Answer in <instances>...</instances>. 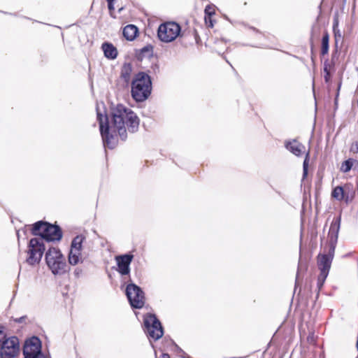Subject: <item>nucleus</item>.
Segmentation results:
<instances>
[{"label": "nucleus", "instance_id": "obj_1", "mask_svg": "<svg viewBox=\"0 0 358 358\" xmlns=\"http://www.w3.org/2000/svg\"><path fill=\"white\" fill-rule=\"evenodd\" d=\"M111 125L107 116L97 112L100 132L105 146L113 149L115 145L114 134L118 133L122 140L127 138V129L131 133L136 132L139 127V119L130 108L118 104L111 109Z\"/></svg>", "mask_w": 358, "mask_h": 358}, {"label": "nucleus", "instance_id": "obj_2", "mask_svg": "<svg viewBox=\"0 0 358 358\" xmlns=\"http://www.w3.org/2000/svg\"><path fill=\"white\" fill-rule=\"evenodd\" d=\"M152 83L150 76L144 72L137 73L131 83V96L137 102L147 99L151 92Z\"/></svg>", "mask_w": 358, "mask_h": 358}, {"label": "nucleus", "instance_id": "obj_3", "mask_svg": "<svg viewBox=\"0 0 358 358\" xmlns=\"http://www.w3.org/2000/svg\"><path fill=\"white\" fill-rule=\"evenodd\" d=\"M48 268L55 275H62L69 271L66 258L58 248H50L45 253Z\"/></svg>", "mask_w": 358, "mask_h": 358}, {"label": "nucleus", "instance_id": "obj_4", "mask_svg": "<svg viewBox=\"0 0 358 358\" xmlns=\"http://www.w3.org/2000/svg\"><path fill=\"white\" fill-rule=\"evenodd\" d=\"M32 234L40 236L41 242L45 239L48 241H59L62 237V233L58 226L39 221L36 222L32 229Z\"/></svg>", "mask_w": 358, "mask_h": 358}, {"label": "nucleus", "instance_id": "obj_5", "mask_svg": "<svg viewBox=\"0 0 358 358\" xmlns=\"http://www.w3.org/2000/svg\"><path fill=\"white\" fill-rule=\"evenodd\" d=\"M180 27L174 22H168L162 24L157 31L159 39L164 43L173 41L180 33Z\"/></svg>", "mask_w": 358, "mask_h": 358}, {"label": "nucleus", "instance_id": "obj_6", "mask_svg": "<svg viewBox=\"0 0 358 358\" xmlns=\"http://www.w3.org/2000/svg\"><path fill=\"white\" fill-rule=\"evenodd\" d=\"M44 250L45 247L41 238H31L28 246L27 262L30 265L38 264L43 257Z\"/></svg>", "mask_w": 358, "mask_h": 358}, {"label": "nucleus", "instance_id": "obj_7", "mask_svg": "<svg viewBox=\"0 0 358 358\" xmlns=\"http://www.w3.org/2000/svg\"><path fill=\"white\" fill-rule=\"evenodd\" d=\"M144 326L147 335L154 340L162 337L164 331L162 324L155 315L148 314L144 317Z\"/></svg>", "mask_w": 358, "mask_h": 358}, {"label": "nucleus", "instance_id": "obj_8", "mask_svg": "<svg viewBox=\"0 0 358 358\" xmlns=\"http://www.w3.org/2000/svg\"><path fill=\"white\" fill-rule=\"evenodd\" d=\"M332 259L333 255L331 254H320L317 257V266L320 271V273L317 278V283L319 290L322 287L326 278L328 276Z\"/></svg>", "mask_w": 358, "mask_h": 358}, {"label": "nucleus", "instance_id": "obj_9", "mask_svg": "<svg viewBox=\"0 0 358 358\" xmlns=\"http://www.w3.org/2000/svg\"><path fill=\"white\" fill-rule=\"evenodd\" d=\"M126 295L133 308H141L144 306V293L134 283L129 284L126 288Z\"/></svg>", "mask_w": 358, "mask_h": 358}, {"label": "nucleus", "instance_id": "obj_10", "mask_svg": "<svg viewBox=\"0 0 358 358\" xmlns=\"http://www.w3.org/2000/svg\"><path fill=\"white\" fill-rule=\"evenodd\" d=\"M23 355L25 358H45L41 352V342L36 336L26 341L23 347Z\"/></svg>", "mask_w": 358, "mask_h": 358}, {"label": "nucleus", "instance_id": "obj_11", "mask_svg": "<svg viewBox=\"0 0 358 358\" xmlns=\"http://www.w3.org/2000/svg\"><path fill=\"white\" fill-rule=\"evenodd\" d=\"M20 352V342L16 336L7 338L0 348L1 358H15Z\"/></svg>", "mask_w": 358, "mask_h": 358}, {"label": "nucleus", "instance_id": "obj_12", "mask_svg": "<svg viewBox=\"0 0 358 358\" xmlns=\"http://www.w3.org/2000/svg\"><path fill=\"white\" fill-rule=\"evenodd\" d=\"M134 258V256L130 254L117 256L115 257L117 264L118 266V272L122 275H127L130 272V264Z\"/></svg>", "mask_w": 358, "mask_h": 358}, {"label": "nucleus", "instance_id": "obj_13", "mask_svg": "<svg viewBox=\"0 0 358 358\" xmlns=\"http://www.w3.org/2000/svg\"><path fill=\"white\" fill-rule=\"evenodd\" d=\"M341 226V217L334 218L331 224L328 238L331 245L336 244L338 240Z\"/></svg>", "mask_w": 358, "mask_h": 358}, {"label": "nucleus", "instance_id": "obj_14", "mask_svg": "<svg viewBox=\"0 0 358 358\" xmlns=\"http://www.w3.org/2000/svg\"><path fill=\"white\" fill-rule=\"evenodd\" d=\"M285 148L298 157L305 152V146L296 140L285 142Z\"/></svg>", "mask_w": 358, "mask_h": 358}, {"label": "nucleus", "instance_id": "obj_15", "mask_svg": "<svg viewBox=\"0 0 358 358\" xmlns=\"http://www.w3.org/2000/svg\"><path fill=\"white\" fill-rule=\"evenodd\" d=\"M104 55L108 59H115L117 55V49L110 43H105L102 45Z\"/></svg>", "mask_w": 358, "mask_h": 358}, {"label": "nucleus", "instance_id": "obj_16", "mask_svg": "<svg viewBox=\"0 0 358 358\" xmlns=\"http://www.w3.org/2000/svg\"><path fill=\"white\" fill-rule=\"evenodd\" d=\"M138 33L137 27L134 24H128L123 29V36L128 41H133Z\"/></svg>", "mask_w": 358, "mask_h": 358}, {"label": "nucleus", "instance_id": "obj_17", "mask_svg": "<svg viewBox=\"0 0 358 358\" xmlns=\"http://www.w3.org/2000/svg\"><path fill=\"white\" fill-rule=\"evenodd\" d=\"M132 73V66L131 64H124L121 69V78L128 83L130 81Z\"/></svg>", "mask_w": 358, "mask_h": 358}, {"label": "nucleus", "instance_id": "obj_18", "mask_svg": "<svg viewBox=\"0 0 358 358\" xmlns=\"http://www.w3.org/2000/svg\"><path fill=\"white\" fill-rule=\"evenodd\" d=\"M68 259L71 265L75 266L78 264L81 259V252L75 250H70Z\"/></svg>", "mask_w": 358, "mask_h": 358}, {"label": "nucleus", "instance_id": "obj_19", "mask_svg": "<svg viewBox=\"0 0 358 358\" xmlns=\"http://www.w3.org/2000/svg\"><path fill=\"white\" fill-rule=\"evenodd\" d=\"M85 238L82 236H77L73 238L71 245V250L81 252L82 244Z\"/></svg>", "mask_w": 358, "mask_h": 358}, {"label": "nucleus", "instance_id": "obj_20", "mask_svg": "<svg viewBox=\"0 0 358 358\" xmlns=\"http://www.w3.org/2000/svg\"><path fill=\"white\" fill-rule=\"evenodd\" d=\"M329 36L327 33H325L322 39V47H321V54L324 55L329 52Z\"/></svg>", "mask_w": 358, "mask_h": 358}, {"label": "nucleus", "instance_id": "obj_21", "mask_svg": "<svg viewBox=\"0 0 358 358\" xmlns=\"http://www.w3.org/2000/svg\"><path fill=\"white\" fill-rule=\"evenodd\" d=\"M331 196L338 201L343 200L344 198V190L343 187L341 186L335 187L332 191Z\"/></svg>", "mask_w": 358, "mask_h": 358}, {"label": "nucleus", "instance_id": "obj_22", "mask_svg": "<svg viewBox=\"0 0 358 358\" xmlns=\"http://www.w3.org/2000/svg\"><path fill=\"white\" fill-rule=\"evenodd\" d=\"M308 161H309V152H308L306 155L305 159L303 164V178H306L308 174Z\"/></svg>", "mask_w": 358, "mask_h": 358}, {"label": "nucleus", "instance_id": "obj_23", "mask_svg": "<svg viewBox=\"0 0 358 358\" xmlns=\"http://www.w3.org/2000/svg\"><path fill=\"white\" fill-rule=\"evenodd\" d=\"M352 166V162H351V159L345 160L341 166V170L344 173H347L350 171Z\"/></svg>", "mask_w": 358, "mask_h": 358}, {"label": "nucleus", "instance_id": "obj_24", "mask_svg": "<svg viewBox=\"0 0 358 358\" xmlns=\"http://www.w3.org/2000/svg\"><path fill=\"white\" fill-rule=\"evenodd\" d=\"M108 1V10L110 12V15L112 17L115 18V16L113 15V12H114L113 1Z\"/></svg>", "mask_w": 358, "mask_h": 358}, {"label": "nucleus", "instance_id": "obj_25", "mask_svg": "<svg viewBox=\"0 0 358 358\" xmlns=\"http://www.w3.org/2000/svg\"><path fill=\"white\" fill-rule=\"evenodd\" d=\"M337 27H338V22L335 21L334 23L333 29H334V32L336 38H337L338 37H340V38L341 37V34L340 33V31L338 29H337Z\"/></svg>", "mask_w": 358, "mask_h": 358}, {"label": "nucleus", "instance_id": "obj_26", "mask_svg": "<svg viewBox=\"0 0 358 358\" xmlns=\"http://www.w3.org/2000/svg\"><path fill=\"white\" fill-rule=\"evenodd\" d=\"M350 151L353 153H358V141L351 145Z\"/></svg>", "mask_w": 358, "mask_h": 358}, {"label": "nucleus", "instance_id": "obj_27", "mask_svg": "<svg viewBox=\"0 0 358 358\" xmlns=\"http://www.w3.org/2000/svg\"><path fill=\"white\" fill-rule=\"evenodd\" d=\"M324 71L325 73V75L324 76V80L326 83H328L330 79V73L327 66H324Z\"/></svg>", "mask_w": 358, "mask_h": 358}, {"label": "nucleus", "instance_id": "obj_28", "mask_svg": "<svg viewBox=\"0 0 358 358\" xmlns=\"http://www.w3.org/2000/svg\"><path fill=\"white\" fill-rule=\"evenodd\" d=\"M7 338L6 337V335L5 334L3 333V330H2V327H0V348L1 347V345L4 343V341Z\"/></svg>", "mask_w": 358, "mask_h": 358}, {"label": "nucleus", "instance_id": "obj_29", "mask_svg": "<svg viewBox=\"0 0 358 358\" xmlns=\"http://www.w3.org/2000/svg\"><path fill=\"white\" fill-rule=\"evenodd\" d=\"M210 9L211 8L210 6H206L205 8V13L206 15H208L209 17L214 14V11L210 10Z\"/></svg>", "mask_w": 358, "mask_h": 358}, {"label": "nucleus", "instance_id": "obj_30", "mask_svg": "<svg viewBox=\"0 0 358 358\" xmlns=\"http://www.w3.org/2000/svg\"><path fill=\"white\" fill-rule=\"evenodd\" d=\"M82 273V270L81 269H76L75 271H74V274L77 276V277H79L80 274Z\"/></svg>", "mask_w": 358, "mask_h": 358}, {"label": "nucleus", "instance_id": "obj_31", "mask_svg": "<svg viewBox=\"0 0 358 358\" xmlns=\"http://www.w3.org/2000/svg\"><path fill=\"white\" fill-rule=\"evenodd\" d=\"M299 271L297 272V274H296V282H297L298 281V278H299Z\"/></svg>", "mask_w": 358, "mask_h": 358}, {"label": "nucleus", "instance_id": "obj_32", "mask_svg": "<svg viewBox=\"0 0 358 358\" xmlns=\"http://www.w3.org/2000/svg\"><path fill=\"white\" fill-rule=\"evenodd\" d=\"M22 320H23V317H20V318L18 320V322H21Z\"/></svg>", "mask_w": 358, "mask_h": 358}, {"label": "nucleus", "instance_id": "obj_33", "mask_svg": "<svg viewBox=\"0 0 358 358\" xmlns=\"http://www.w3.org/2000/svg\"><path fill=\"white\" fill-rule=\"evenodd\" d=\"M210 27H213V23H212V22L210 21Z\"/></svg>", "mask_w": 358, "mask_h": 358}, {"label": "nucleus", "instance_id": "obj_34", "mask_svg": "<svg viewBox=\"0 0 358 358\" xmlns=\"http://www.w3.org/2000/svg\"><path fill=\"white\" fill-rule=\"evenodd\" d=\"M122 10V8H120L119 9V12H120Z\"/></svg>", "mask_w": 358, "mask_h": 358}, {"label": "nucleus", "instance_id": "obj_35", "mask_svg": "<svg viewBox=\"0 0 358 358\" xmlns=\"http://www.w3.org/2000/svg\"><path fill=\"white\" fill-rule=\"evenodd\" d=\"M25 358V357H24Z\"/></svg>", "mask_w": 358, "mask_h": 358}]
</instances>
